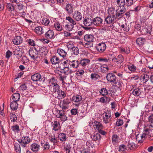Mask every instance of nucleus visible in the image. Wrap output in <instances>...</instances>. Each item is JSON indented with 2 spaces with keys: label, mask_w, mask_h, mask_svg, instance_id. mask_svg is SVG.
Wrapping results in <instances>:
<instances>
[{
  "label": "nucleus",
  "mask_w": 153,
  "mask_h": 153,
  "mask_svg": "<svg viewBox=\"0 0 153 153\" xmlns=\"http://www.w3.org/2000/svg\"><path fill=\"white\" fill-rule=\"evenodd\" d=\"M48 52L47 48L45 47H43L40 48L39 51L40 55L41 56L43 57L45 56L47 54Z\"/></svg>",
  "instance_id": "15"
},
{
  "label": "nucleus",
  "mask_w": 153,
  "mask_h": 153,
  "mask_svg": "<svg viewBox=\"0 0 153 153\" xmlns=\"http://www.w3.org/2000/svg\"><path fill=\"white\" fill-rule=\"evenodd\" d=\"M67 46L68 49L71 50L73 49L74 47V45L73 44V42L72 41L69 42L67 44Z\"/></svg>",
  "instance_id": "62"
},
{
  "label": "nucleus",
  "mask_w": 153,
  "mask_h": 153,
  "mask_svg": "<svg viewBox=\"0 0 153 153\" xmlns=\"http://www.w3.org/2000/svg\"><path fill=\"white\" fill-rule=\"evenodd\" d=\"M83 22L84 25L86 26H89L93 24V20L88 18H85L83 20Z\"/></svg>",
  "instance_id": "21"
},
{
  "label": "nucleus",
  "mask_w": 153,
  "mask_h": 153,
  "mask_svg": "<svg viewBox=\"0 0 153 153\" xmlns=\"http://www.w3.org/2000/svg\"><path fill=\"white\" fill-rule=\"evenodd\" d=\"M106 48V45L105 43H100L97 46V50L99 52L102 53L104 51Z\"/></svg>",
  "instance_id": "16"
},
{
  "label": "nucleus",
  "mask_w": 153,
  "mask_h": 153,
  "mask_svg": "<svg viewBox=\"0 0 153 153\" xmlns=\"http://www.w3.org/2000/svg\"><path fill=\"white\" fill-rule=\"evenodd\" d=\"M54 27L55 30L58 31H61L62 29V25L58 22H57L54 23Z\"/></svg>",
  "instance_id": "33"
},
{
  "label": "nucleus",
  "mask_w": 153,
  "mask_h": 153,
  "mask_svg": "<svg viewBox=\"0 0 153 153\" xmlns=\"http://www.w3.org/2000/svg\"><path fill=\"white\" fill-rule=\"evenodd\" d=\"M52 127L53 130L58 131L60 128V123L59 122L55 121L52 123Z\"/></svg>",
  "instance_id": "24"
},
{
  "label": "nucleus",
  "mask_w": 153,
  "mask_h": 153,
  "mask_svg": "<svg viewBox=\"0 0 153 153\" xmlns=\"http://www.w3.org/2000/svg\"><path fill=\"white\" fill-rule=\"evenodd\" d=\"M116 13V10L115 9L114 7H110L108 8V15L115 16Z\"/></svg>",
  "instance_id": "41"
},
{
  "label": "nucleus",
  "mask_w": 153,
  "mask_h": 153,
  "mask_svg": "<svg viewBox=\"0 0 153 153\" xmlns=\"http://www.w3.org/2000/svg\"><path fill=\"white\" fill-rule=\"evenodd\" d=\"M118 18L116 17V16H115L108 15L105 18V21L107 24H111L110 27L113 28L114 27L113 24L115 22V20Z\"/></svg>",
  "instance_id": "5"
},
{
  "label": "nucleus",
  "mask_w": 153,
  "mask_h": 153,
  "mask_svg": "<svg viewBox=\"0 0 153 153\" xmlns=\"http://www.w3.org/2000/svg\"><path fill=\"white\" fill-rule=\"evenodd\" d=\"M145 41V38L142 37L138 38L136 41L137 44L139 46L143 45Z\"/></svg>",
  "instance_id": "34"
},
{
  "label": "nucleus",
  "mask_w": 153,
  "mask_h": 153,
  "mask_svg": "<svg viewBox=\"0 0 153 153\" xmlns=\"http://www.w3.org/2000/svg\"><path fill=\"white\" fill-rule=\"evenodd\" d=\"M27 88V87L25 84H22L20 85L18 89L17 92H20L21 94H23L22 93L25 91Z\"/></svg>",
  "instance_id": "42"
},
{
  "label": "nucleus",
  "mask_w": 153,
  "mask_h": 153,
  "mask_svg": "<svg viewBox=\"0 0 153 153\" xmlns=\"http://www.w3.org/2000/svg\"><path fill=\"white\" fill-rule=\"evenodd\" d=\"M70 60H67L63 62H62L59 64V66H63V67H69Z\"/></svg>",
  "instance_id": "51"
},
{
  "label": "nucleus",
  "mask_w": 153,
  "mask_h": 153,
  "mask_svg": "<svg viewBox=\"0 0 153 153\" xmlns=\"http://www.w3.org/2000/svg\"><path fill=\"white\" fill-rule=\"evenodd\" d=\"M94 144H85L84 149L82 151L81 153H90V151L93 149Z\"/></svg>",
  "instance_id": "10"
},
{
  "label": "nucleus",
  "mask_w": 153,
  "mask_h": 153,
  "mask_svg": "<svg viewBox=\"0 0 153 153\" xmlns=\"http://www.w3.org/2000/svg\"><path fill=\"white\" fill-rule=\"evenodd\" d=\"M100 69L101 72L105 73L108 71L109 68L107 65H103L100 66Z\"/></svg>",
  "instance_id": "47"
},
{
  "label": "nucleus",
  "mask_w": 153,
  "mask_h": 153,
  "mask_svg": "<svg viewBox=\"0 0 153 153\" xmlns=\"http://www.w3.org/2000/svg\"><path fill=\"white\" fill-rule=\"evenodd\" d=\"M58 137L60 140L62 141H65L66 140V135L64 133H61V134Z\"/></svg>",
  "instance_id": "58"
},
{
  "label": "nucleus",
  "mask_w": 153,
  "mask_h": 153,
  "mask_svg": "<svg viewBox=\"0 0 153 153\" xmlns=\"http://www.w3.org/2000/svg\"><path fill=\"white\" fill-rule=\"evenodd\" d=\"M100 78V76L96 74H92L91 76V78L94 80H96Z\"/></svg>",
  "instance_id": "61"
},
{
  "label": "nucleus",
  "mask_w": 153,
  "mask_h": 153,
  "mask_svg": "<svg viewBox=\"0 0 153 153\" xmlns=\"http://www.w3.org/2000/svg\"><path fill=\"white\" fill-rule=\"evenodd\" d=\"M31 140V139L28 137L25 136L22 138V140H19V141H18L20 143L22 142L23 143H30Z\"/></svg>",
  "instance_id": "31"
},
{
  "label": "nucleus",
  "mask_w": 153,
  "mask_h": 153,
  "mask_svg": "<svg viewBox=\"0 0 153 153\" xmlns=\"http://www.w3.org/2000/svg\"><path fill=\"white\" fill-rule=\"evenodd\" d=\"M56 117L57 118H60L61 121L63 122L66 121L67 119V117L65 115L64 111L63 110H58Z\"/></svg>",
  "instance_id": "9"
},
{
  "label": "nucleus",
  "mask_w": 153,
  "mask_h": 153,
  "mask_svg": "<svg viewBox=\"0 0 153 153\" xmlns=\"http://www.w3.org/2000/svg\"><path fill=\"white\" fill-rule=\"evenodd\" d=\"M94 37L93 35L86 34L84 36V46L85 47L89 48L92 47L93 45Z\"/></svg>",
  "instance_id": "3"
},
{
  "label": "nucleus",
  "mask_w": 153,
  "mask_h": 153,
  "mask_svg": "<svg viewBox=\"0 0 153 153\" xmlns=\"http://www.w3.org/2000/svg\"><path fill=\"white\" fill-rule=\"evenodd\" d=\"M93 24L97 26L100 27L102 26L103 20L100 17H97L93 19Z\"/></svg>",
  "instance_id": "11"
},
{
  "label": "nucleus",
  "mask_w": 153,
  "mask_h": 153,
  "mask_svg": "<svg viewBox=\"0 0 153 153\" xmlns=\"http://www.w3.org/2000/svg\"><path fill=\"white\" fill-rule=\"evenodd\" d=\"M98 61L99 62H107L111 61V58L108 59L106 58H98Z\"/></svg>",
  "instance_id": "63"
},
{
  "label": "nucleus",
  "mask_w": 153,
  "mask_h": 153,
  "mask_svg": "<svg viewBox=\"0 0 153 153\" xmlns=\"http://www.w3.org/2000/svg\"><path fill=\"white\" fill-rule=\"evenodd\" d=\"M138 146L137 144H127L128 150H134L137 148Z\"/></svg>",
  "instance_id": "43"
},
{
  "label": "nucleus",
  "mask_w": 153,
  "mask_h": 153,
  "mask_svg": "<svg viewBox=\"0 0 153 153\" xmlns=\"http://www.w3.org/2000/svg\"><path fill=\"white\" fill-rule=\"evenodd\" d=\"M13 52L14 55L18 59H20L22 56V51L19 48H16Z\"/></svg>",
  "instance_id": "27"
},
{
  "label": "nucleus",
  "mask_w": 153,
  "mask_h": 153,
  "mask_svg": "<svg viewBox=\"0 0 153 153\" xmlns=\"http://www.w3.org/2000/svg\"><path fill=\"white\" fill-rule=\"evenodd\" d=\"M18 105L16 102L13 101L10 103V107L13 110H15L18 108Z\"/></svg>",
  "instance_id": "40"
},
{
  "label": "nucleus",
  "mask_w": 153,
  "mask_h": 153,
  "mask_svg": "<svg viewBox=\"0 0 153 153\" xmlns=\"http://www.w3.org/2000/svg\"><path fill=\"white\" fill-rule=\"evenodd\" d=\"M147 138L144 133L142 134H138L136 136V139L139 143H142L146 138Z\"/></svg>",
  "instance_id": "22"
},
{
  "label": "nucleus",
  "mask_w": 153,
  "mask_h": 153,
  "mask_svg": "<svg viewBox=\"0 0 153 153\" xmlns=\"http://www.w3.org/2000/svg\"><path fill=\"white\" fill-rule=\"evenodd\" d=\"M122 1H123V0L120 1L119 0H116V5L118 7V9L116 10V17L121 18L126 11L125 5Z\"/></svg>",
  "instance_id": "1"
},
{
  "label": "nucleus",
  "mask_w": 153,
  "mask_h": 153,
  "mask_svg": "<svg viewBox=\"0 0 153 153\" xmlns=\"http://www.w3.org/2000/svg\"><path fill=\"white\" fill-rule=\"evenodd\" d=\"M149 76L148 75L143 74L141 76V79L143 82L144 83H146L149 79Z\"/></svg>",
  "instance_id": "46"
},
{
  "label": "nucleus",
  "mask_w": 153,
  "mask_h": 153,
  "mask_svg": "<svg viewBox=\"0 0 153 153\" xmlns=\"http://www.w3.org/2000/svg\"><path fill=\"white\" fill-rule=\"evenodd\" d=\"M38 144H32L30 146L31 149L33 152H36L39 149V146Z\"/></svg>",
  "instance_id": "48"
},
{
  "label": "nucleus",
  "mask_w": 153,
  "mask_h": 153,
  "mask_svg": "<svg viewBox=\"0 0 153 153\" xmlns=\"http://www.w3.org/2000/svg\"><path fill=\"white\" fill-rule=\"evenodd\" d=\"M90 60L88 59H84L80 60L79 61L80 66H82L83 69H85L86 66H88L89 65Z\"/></svg>",
  "instance_id": "12"
},
{
  "label": "nucleus",
  "mask_w": 153,
  "mask_h": 153,
  "mask_svg": "<svg viewBox=\"0 0 153 153\" xmlns=\"http://www.w3.org/2000/svg\"><path fill=\"white\" fill-rule=\"evenodd\" d=\"M11 129L15 133H18L20 130L19 127L17 125L12 126Z\"/></svg>",
  "instance_id": "52"
},
{
  "label": "nucleus",
  "mask_w": 153,
  "mask_h": 153,
  "mask_svg": "<svg viewBox=\"0 0 153 153\" xmlns=\"http://www.w3.org/2000/svg\"><path fill=\"white\" fill-rule=\"evenodd\" d=\"M82 97L81 96L75 94L72 97V100L73 102H80L82 100Z\"/></svg>",
  "instance_id": "28"
},
{
  "label": "nucleus",
  "mask_w": 153,
  "mask_h": 153,
  "mask_svg": "<svg viewBox=\"0 0 153 153\" xmlns=\"http://www.w3.org/2000/svg\"><path fill=\"white\" fill-rule=\"evenodd\" d=\"M18 9L17 12L21 15L20 16L24 18L26 15L25 11L26 10V7L21 3L17 4L16 6Z\"/></svg>",
  "instance_id": "4"
},
{
  "label": "nucleus",
  "mask_w": 153,
  "mask_h": 153,
  "mask_svg": "<svg viewBox=\"0 0 153 153\" xmlns=\"http://www.w3.org/2000/svg\"><path fill=\"white\" fill-rule=\"evenodd\" d=\"M41 20V22L45 26H48L50 23V20L46 18H42Z\"/></svg>",
  "instance_id": "49"
},
{
  "label": "nucleus",
  "mask_w": 153,
  "mask_h": 153,
  "mask_svg": "<svg viewBox=\"0 0 153 153\" xmlns=\"http://www.w3.org/2000/svg\"><path fill=\"white\" fill-rule=\"evenodd\" d=\"M10 119L11 121L13 122H15L17 119V117L16 115L14 114L13 113L11 112L10 113Z\"/></svg>",
  "instance_id": "56"
},
{
  "label": "nucleus",
  "mask_w": 153,
  "mask_h": 153,
  "mask_svg": "<svg viewBox=\"0 0 153 153\" xmlns=\"http://www.w3.org/2000/svg\"><path fill=\"white\" fill-rule=\"evenodd\" d=\"M65 19L68 21L70 25H72L74 27V26L76 24L75 20L69 16H67Z\"/></svg>",
  "instance_id": "35"
},
{
  "label": "nucleus",
  "mask_w": 153,
  "mask_h": 153,
  "mask_svg": "<svg viewBox=\"0 0 153 153\" xmlns=\"http://www.w3.org/2000/svg\"><path fill=\"white\" fill-rule=\"evenodd\" d=\"M32 80L33 81H42L41 75L39 74H36L33 75L31 77Z\"/></svg>",
  "instance_id": "23"
},
{
  "label": "nucleus",
  "mask_w": 153,
  "mask_h": 153,
  "mask_svg": "<svg viewBox=\"0 0 153 153\" xmlns=\"http://www.w3.org/2000/svg\"><path fill=\"white\" fill-rule=\"evenodd\" d=\"M95 126H96V129L98 130V131L101 129H103V125L99 122L95 121L94 123Z\"/></svg>",
  "instance_id": "39"
},
{
  "label": "nucleus",
  "mask_w": 153,
  "mask_h": 153,
  "mask_svg": "<svg viewBox=\"0 0 153 153\" xmlns=\"http://www.w3.org/2000/svg\"><path fill=\"white\" fill-rule=\"evenodd\" d=\"M71 50V53L72 55H77L79 54V50L77 47H74Z\"/></svg>",
  "instance_id": "50"
},
{
  "label": "nucleus",
  "mask_w": 153,
  "mask_h": 153,
  "mask_svg": "<svg viewBox=\"0 0 153 153\" xmlns=\"http://www.w3.org/2000/svg\"><path fill=\"white\" fill-rule=\"evenodd\" d=\"M57 53L60 56L63 58L65 57L67 54V52L61 48H59L57 50Z\"/></svg>",
  "instance_id": "32"
},
{
  "label": "nucleus",
  "mask_w": 153,
  "mask_h": 153,
  "mask_svg": "<svg viewBox=\"0 0 153 153\" xmlns=\"http://www.w3.org/2000/svg\"><path fill=\"white\" fill-rule=\"evenodd\" d=\"M73 19L76 21H79L82 19V15L80 12L78 11H75L72 14Z\"/></svg>",
  "instance_id": "13"
},
{
  "label": "nucleus",
  "mask_w": 153,
  "mask_h": 153,
  "mask_svg": "<svg viewBox=\"0 0 153 153\" xmlns=\"http://www.w3.org/2000/svg\"><path fill=\"white\" fill-rule=\"evenodd\" d=\"M51 61L53 64L56 65L59 63L60 60L57 56H54L51 59Z\"/></svg>",
  "instance_id": "30"
},
{
  "label": "nucleus",
  "mask_w": 153,
  "mask_h": 153,
  "mask_svg": "<svg viewBox=\"0 0 153 153\" xmlns=\"http://www.w3.org/2000/svg\"><path fill=\"white\" fill-rule=\"evenodd\" d=\"M15 150L17 153H21L20 146L19 144H15Z\"/></svg>",
  "instance_id": "57"
},
{
  "label": "nucleus",
  "mask_w": 153,
  "mask_h": 153,
  "mask_svg": "<svg viewBox=\"0 0 153 153\" xmlns=\"http://www.w3.org/2000/svg\"><path fill=\"white\" fill-rule=\"evenodd\" d=\"M12 42L14 44L17 45L22 42V39L20 36H17L14 37Z\"/></svg>",
  "instance_id": "20"
},
{
  "label": "nucleus",
  "mask_w": 153,
  "mask_h": 153,
  "mask_svg": "<svg viewBox=\"0 0 153 153\" xmlns=\"http://www.w3.org/2000/svg\"><path fill=\"white\" fill-rule=\"evenodd\" d=\"M148 120L150 122V125L151 127L153 128V114H152L149 116Z\"/></svg>",
  "instance_id": "60"
},
{
  "label": "nucleus",
  "mask_w": 153,
  "mask_h": 153,
  "mask_svg": "<svg viewBox=\"0 0 153 153\" xmlns=\"http://www.w3.org/2000/svg\"><path fill=\"white\" fill-rule=\"evenodd\" d=\"M37 52L36 50H30L29 51V54L31 58L33 60H36V58Z\"/></svg>",
  "instance_id": "29"
},
{
  "label": "nucleus",
  "mask_w": 153,
  "mask_h": 153,
  "mask_svg": "<svg viewBox=\"0 0 153 153\" xmlns=\"http://www.w3.org/2000/svg\"><path fill=\"white\" fill-rule=\"evenodd\" d=\"M106 79L108 81L111 83L116 84L117 83V78L114 74L112 73H108L106 76Z\"/></svg>",
  "instance_id": "8"
},
{
  "label": "nucleus",
  "mask_w": 153,
  "mask_h": 153,
  "mask_svg": "<svg viewBox=\"0 0 153 153\" xmlns=\"http://www.w3.org/2000/svg\"><path fill=\"white\" fill-rule=\"evenodd\" d=\"M65 9L68 14L70 15L71 14L73 13L74 10L73 5L71 3L67 4L65 7Z\"/></svg>",
  "instance_id": "17"
},
{
  "label": "nucleus",
  "mask_w": 153,
  "mask_h": 153,
  "mask_svg": "<svg viewBox=\"0 0 153 153\" xmlns=\"http://www.w3.org/2000/svg\"><path fill=\"white\" fill-rule=\"evenodd\" d=\"M112 140L113 143H118L120 141V138L116 134H114L112 135Z\"/></svg>",
  "instance_id": "37"
},
{
  "label": "nucleus",
  "mask_w": 153,
  "mask_h": 153,
  "mask_svg": "<svg viewBox=\"0 0 153 153\" xmlns=\"http://www.w3.org/2000/svg\"><path fill=\"white\" fill-rule=\"evenodd\" d=\"M100 93L102 95L105 96L107 95L108 94L107 90L105 88H102L100 91Z\"/></svg>",
  "instance_id": "55"
},
{
  "label": "nucleus",
  "mask_w": 153,
  "mask_h": 153,
  "mask_svg": "<svg viewBox=\"0 0 153 153\" xmlns=\"http://www.w3.org/2000/svg\"><path fill=\"white\" fill-rule=\"evenodd\" d=\"M143 133L147 138H150L153 136V128L149 126L143 131Z\"/></svg>",
  "instance_id": "7"
},
{
  "label": "nucleus",
  "mask_w": 153,
  "mask_h": 153,
  "mask_svg": "<svg viewBox=\"0 0 153 153\" xmlns=\"http://www.w3.org/2000/svg\"><path fill=\"white\" fill-rule=\"evenodd\" d=\"M142 93H143V91L141 88H135L132 92L133 95L137 96H139Z\"/></svg>",
  "instance_id": "26"
},
{
  "label": "nucleus",
  "mask_w": 153,
  "mask_h": 153,
  "mask_svg": "<svg viewBox=\"0 0 153 153\" xmlns=\"http://www.w3.org/2000/svg\"><path fill=\"white\" fill-rule=\"evenodd\" d=\"M60 69L63 70V73L66 74H68L70 73L71 71L69 69V67H63V66H60L59 67Z\"/></svg>",
  "instance_id": "38"
},
{
  "label": "nucleus",
  "mask_w": 153,
  "mask_h": 153,
  "mask_svg": "<svg viewBox=\"0 0 153 153\" xmlns=\"http://www.w3.org/2000/svg\"><path fill=\"white\" fill-rule=\"evenodd\" d=\"M112 60L118 64H121L123 61V56L121 55H118L117 57L114 58H111Z\"/></svg>",
  "instance_id": "18"
},
{
  "label": "nucleus",
  "mask_w": 153,
  "mask_h": 153,
  "mask_svg": "<svg viewBox=\"0 0 153 153\" xmlns=\"http://www.w3.org/2000/svg\"><path fill=\"white\" fill-rule=\"evenodd\" d=\"M123 119L121 118L117 119L116 123V125L117 126H120L123 125Z\"/></svg>",
  "instance_id": "59"
},
{
  "label": "nucleus",
  "mask_w": 153,
  "mask_h": 153,
  "mask_svg": "<svg viewBox=\"0 0 153 153\" xmlns=\"http://www.w3.org/2000/svg\"><path fill=\"white\" fill-rule=\"evenodd\" d=\"M63 29L68 31H71L74 29V27L70 24H66L65 25L63 26Z\"/></svg>",
  "instance_id": "44"
},
{
  "label": "nucleus",
  "mask_w": 153,
  "mask_h": 153,
  "mask_svg": "<svg viewBox=\"0 0 153 153\" xmlns=\"http://www.w3.org/2000/svg\"><path fill=\"white\" fill-rule=\"evenodd\" d=\"M69 65L71 67L75 69L78 68L80 66L79 61L77 60L70 61Z\"/></svg>",
  "instance_id": "19"
},
{
  "label": "nucleus",
  "mask_w": 153,
  "mask_h": 153,
  "mask_svg": "<svg viewBox=\"0 0 153 153\" xmlns=\"http://www.w3.org/2000/svg\"><path fill=\"white\" fill-rule=\"evenodd\" d=\"M57 97L59 99H63L65 97L66 95V93L62 90H59L57 92Z\"/></svg>",
  "instance_id": "25"
},
{
  "label": "nucleus",
  "mask_w": 153,
  "mask_h": 153,
  "mask_svg": "<svg viewBox=\"0 0 153 153\" xmlns=\"http://www.w3.org/2000/svg\"><path fill=\"white\" fill-rule=\"evenodd\" d=\"M126 149H127L128 150V148H127V146H125L123 144L121 145H120L119 146V151H125Z\"/></svg>",
  "instance_id": "64"
},
{
  "label": "nucleus",
  "mask_w": 153,
  "mask_h": 153,
  "mask_svg": "<svg viewBox=\"0 0 153 153\" xmlns=\"http://www.w3.org/2000/svg\"><path fill=\"white\" fill-rule=\"evenodd\" d=\"M45 36L47 39H53L55 36L53 30H49L45 33Z\"/></svg>",
  "instance_id": "14"
},
{
  "label": "nucleus",
  "mask_w": 153,
  "mask_h": 153,
  "mask_svg": "<svg viewBox=\"0 0 153 153\" xmlns=\"http://www.w3.org/2000/svg\"><path fill=\"white\" fill-rule=\"evenodd\" d=\"M6 6L9 11H12L13 10L14 7L13 4L11 3H7V4Z\"/></svg>",
  "instance_id": "54"
},
{
  "label": "nucleus",
  "mask_w": 153,
  "mask_h": 153,
  "mask_svg": "<svg viewBox=\"0 0 153 153\" xmlns=\"http://www.w3.org/2000/svg\"><path fill=\"white\" fill-rule=\"evenodd\" d=\"M71 149L69 144H66L64 146V149L66 153H69L70 149Z\"/></svg>",
  "instance_id": "53"
},
{
  "label": "nucleus",
  "mask_w": 153,
  "mask_h": 153,
  "mask_svg": "<svg viewBox=\"0 0 153 153\" xmlns=\"http://www.w3.org/2000/svg\"><path fill=\"white\" fill-rule=\"evenodd\" d=\"M102 115L103 122L105 124L108 123L111 121V114L110 111H105Z\"/></svg>",
  "instance_id": "6"
},
{
  "label": "nucleus",
  "mask_w": 153,
  "mask_h": 153,
  "mask_svg": "<svg viewBox=\"0 0 153 153\" xmlns=\"http://www.w3.org/2000/svg\"><path fill=\"white\" fill-rule=\"evenodd\" d=\"M12 98L14 101L17 102L20 98V94L18 93H14L12 95Z\"/></svg>",
  "instance_id": "36"
},
{
  "label": "nucleus",
  "mask_w": 153,
  "mask_h": 153,
  "mask_svg": "<svg viewBox=\"0 0 153 153\" xmlns=\"http://www.w3.org/2000/svg\"><path fill=\"white\" fill-rule=\"evenodd\" d=\"M51 85L49 86V90L52 94L55 93L59 90L60 86L56 83L54 78H52L50 80Z\"/></svg>",
  "instance_id": "2"
},
{
  "label": "nucleus",
  "mask_w": 153,
  "mask_h": 153,
  "mask_svg": "<svg viewBox=\"0 0 153 153\" xmlns=\"http://www.w3.org/2000/svg\"><path fill=\"white\" fill-rule=\"evenodd\" d=\"M35 32L38 35H40L43 33L42 28L41 27H37L35 29Z\"/></svg>",
  "instance_id": "45"
}]
</instances>
